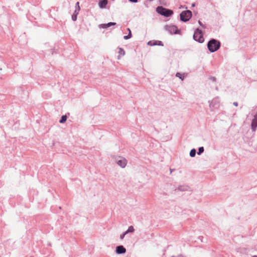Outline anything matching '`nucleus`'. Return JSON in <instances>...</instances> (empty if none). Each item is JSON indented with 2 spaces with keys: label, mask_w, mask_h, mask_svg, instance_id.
Wrapping results in <instances>:
<instances>
[{
  "label": "nucleus",
  "mask_w": 257,
  "mask_h": 257,
  "mask_svg": "<svg viewBox=\"0 0 257 257\" xmlns=\"http://www.w3.org/2000/svg\"><path fill=\"white\" fill-rule=\"evenodd\" d=\"M198 23L200 26L203 27L202 23L200 21H198Z\"/></svg>",
  "instance_id": "obj_26"
},
{
  "label": "nucleus",
  "mask_w": 257,
  "mask_h": 257,
  "mask_svg": "<svg viewBox=\"0 0 257 257\" xmlns=\"http://www.w3.org/2000/svg\"><path fill=\"white\" fill-rule=\"evenodd\" d=\"M257 127V113L254 115L251 123V129L253 132L256 131Z\"/></svg>",
  "instance_id": "obj_8"
},
{
  "label": "nucleus",
  "mask_w": 257,
  "mask_h": 257,
  "mask_svg": "<svg viewBox=\"0 0 257 257\" xmlns=\"http://www.w3.org/2000/svg\"><path fill=\"white\" fill-rule=\"evenodd\" d=\"M76 9H78V5H76Z\"/></svg>",
  "instance_id": "obj_28"
},
{
  "label": "nucleus",
  "mask_w": 257,
  "mask_h": 257,
  "mask_svg": "<svg viewBox=\"0 0 257 257\" xmlns=\"http://www.w3.org/2000/svg\"><path fill=\"white\" fill-rule=\"evenodd\" d=\"M67 120V116L66 115H62L60 120H59V122L60 123H63L65 122Z\"/></svg>",
  "instance_id": "obj_19"
},
{
  "label": "nucleus",
  "mask_w": 257,
  "mask_h": 257,
  "mask_svg": "<svg viewBox=\"0 0 257 257\" xmlns=\"http://www.w3.org/2000/svg\"><path fill=\"white\" fill-rule=\"evenodd\" d=\"M130 2L134 3H136L138 2V0H128Z\"/></svg>",
  "instance_id": "obj_23"
},
{
  "label": "nucleus",
  "mask_w": 257,
  "mask_h": 257,
  "mask_svg": "<svg viewBox=\"0 0 257 257\" xmlns=\"http://www.w3.org/2000/svg\"><path fill=\"white\" fill-rule=\"evenodd\" d=\"M127 31H128V34L127 35L124 36L123 37V39L125 40H127L128 39H130L132 37V33H131V31L130 29L127 28Z\"/></svg>",
  "instance_id": "obj_16"
},
{
  "label": "nucleus",
  "mask_w": 257,
  "mask_h": 257,
  "mask_svg": "<svg viewBox=\"0 0 257 257\" xmlns=\"http://www.w3.org/2000/svg\"><path fill=\"white\" fill-rule=\"evenodd\" d=\"M135 231V229L133 226H130L128 227V229L126 231H125V233H132L134 232Z\"/></svg>",
  "instance_id": "obj_17"
},
{
  "label": "nucleus",
  "mask_w": 257,
  "mask_h": 257,
  "mask_svg": "<svg viewBox=\"0 0 257 257\" xmlns=\"http://www.w3.org/2000/svg\"><path fill=\"white\" fill-rule=\"evenodd\" d=\"M148 45L150 46H163L162 42L160 41H150L148 42Z\"/></svg>",
  "instance_id": "obj_11"
},
{
  "label": "nucleus",
  "mask_w": 257,
  "mask_h": 257,
  "mask_svg": "<svg viewBox=\"0 0 257 257\" xmlns=\"http://www.w3.org/2000/svg\"><path fill=\"white\" fill-rule=\"evenodd\" d=\"M156 11L161 15L166 17H169L173 14L172 10L164 8L162 6L157 7Z\"/></svg>",
  "instance_id": "obj_2"
},
{
  "label": "nucleus",
  "mask_w": 257,
  "mask_h": 257,
  "mask_svg": "<svg viewBox=\"0 0 257 257\" xmlns=\"http://www.w3.org/2000/svg\"><path fill=\"white\" fill-rule=\"evenodd\" d=\"M210 79L212 80L213 81H215L216 80V78L214 77H211Z\"/></svg>",
  "instance_id": "obj_24"
},
{
  "label": "nucleus",
  "mask_w": 257,
  "mask_h": 257,
  "mask_svg": "<svg viewBox=\"0 0 257 257\" xmlns=\"http://www.w3.org/2000/svg\"><path fill=\"white\" fill-rule=\"evenodd\" d=\"M166 30L170 34H179L180 30H177V27L174 25L166 26Z\"/></svg>",
  "instance_id": "obj_7"
},
{
  "label": "nucleus",
  "mask_w": 257,
  "mask_h": 257,
  "mask_svg": "<svg viewBox=\"0 0 257 257\" xmlns=\"http://www.w3.org/2000/svg\"><path fill=\"white\" fill-rule=\"evenodd\" d=\"M126 252V249L125 248L122 246V245H119L116 246L115 249V252L116 254H123L125 253Z\"/></svg>",
  "instance_id": "obj_9"
},
{
  "label": "nucleus",
  "mask_w": 257,
  "mask_h": 257,
  "mask_svg": "<svg viewBox=\"0 0 257 257\" xmlns=\"http://www.w3.org/2000/svg\"><path fill=\"white\" fill-rule=\"evenodd\" d=\"M189 187L186 185H181L179 186L177 190H178L181 191H186L189 190Z\"/></svg>",
  "instance_id": "obj_14"
},
{
  "label": "nucleus",
  "mask_w": 257,
  "mask_h": 257,
  "mask_svg": "<svg viewBox=\"0 0 257 257\" xmlns=\"http://www.w3.org/2000/svg\"><path fill=\"white\" fill-rule=\"evenodd\" d=\"M180 20L184 22L188 21L192 17V12L189 10L183 11L180 15Z\"/></svg>",
  "instance_id": "obj_5"
},
{
  "label": "nucleus",
  "mask_w": 257,
  "mask_h": 257,
  "mask_svg": "<svg viewBox=\"0 0 257 257\" xmlns=\"http://www.w3.org/2000/svg\"><path fill=\"white\" fill-rule=\"evenodd\" d=\"M127 234V233H125V231L123 233H122L121 234H120V238L121 239H123V238L124 237V236Z\"/></svg>",
  "instance_id": "obj_22"
},
{
  "label": "nucleus",
  "mask_w": 257,
  "mask_h": 257,
  "mask_svg": "<svg viewBox=\"0 0 257 257\" xmlns=\"http://www.w3.org/2000/svg\"><path fill=\"white\" fill-rule=\"evenodd\" d=\"M209 108L211 111H213L218 109L220 105L219 97H215L212 100L209 101Z\"/></svg>",
  "instance_id": "obj_3"
},
{
  "label": "nucleus",
  "mask_w": 257,
  "mask_h": 257,
  "mask_svg": "<svg viewBox=\"0 0 257 257\" xmlns=\"http://www.w3.org/2000/svg\"><path fill=\"white\" fill-rule=\"evenodd\" d=\"M252 257H257V255H253Z\"/></svg>",
  "instance_id": "obj_29"
},
{
  "label": "nucleus",
  "mask_w": 257,
  "mask_h": 257,
  "mask_svg": "<svg viewBox=\"0 0 257 257\" xmlns=\"http://www.w3.org/2000/svg\"><path fill=\"white\" fill-rule=\"evenodd\" d=\"M171 257H176V256H172Z\"/></svg>",
  "instance_id": "obj_31"
},
{
  "label": "nucleus",
  "mask_w": 257,
  "mask_h": 257,
  "mask_svg": "<svg viewBox=\"0 0 257 257\" xmlns=\"http://www.w3.org/2000/svg\"><path fill=\"white\" fill-rule=\"evenodd\" d=\"M176 76L177 77H179L180 79H181L182 80H183L184 78V76H182V74L180 73H177L176 74Z\"/></svg>",
  "instance_id": "obj_21"
},
{
  "label": "nucleus",
  "mask_w": 257,
  "mask_h": 257,
  "mask_svg": "<svg viewBox=\"0 0 257 257\" xmlns=\"http://www.w3.org/2000/svg\"><path fill=\"white\" fill-rule=\"evenodd\" d=\"M233 104L235 106H238V103L237 102H234Z\"/></svg>",
  "instance_id": "obj_25"
},
{
  "label": "nucleus",
  "mask_w": 257,
  "mask_h": 257,
  "mask_svg": "<svg viewBox=\"0 0 257 257\" xmlns=\"http://www.w3.org/2000/svg\"><path fill=\"white\" fill-rule=\"evenodd\" d=\"M170 171H171V173H172V170L171 169H170Z\"/></svg>",
  "instance_id": "obj_30"
},
{
  "label": "nucleus",
  "mask_w": 257,
  "mask_h": 257,
  "mask_svg": "<svg viewBox=\"0 0 257 257\" xmlns=\"http://www.w3.org/2000/svg\"><path fill=\"white\" fill-rule=\"evenodd\" d=\"M116 25V23H113V22H109L107 24H100L99 26V27L100 28H103V29H106L111 26H114Z\"/></svg>",
  "instance_id": "obj_12"
},
{
  "label": "nucleus",
  "mask_w": 257,
  "mask_h": 257,
  "mask_svg": "<svg viewBox=\"0 0 257 257\" xmlns=\"http://www.w3.org/2000/svg\"><path fill=\"white\" fill-rule=\"evenodd\" d=\"M107 3H108L107 0H101L98 3L99 7L100 9L105 8Z\"/></svg>",
  "instance_id": "obj_13"
},
{
  "label": "nucleus",
  "mask_w": 257,
  "mask_h": 257,
  "mask_svg": "<svg viewBox=\"0 0 257 257\" xmlns=\"http://www.w3.org/2000/svg\"><path fill=\"white\" fill-rule=\"evenodd\" d=\"M79 2H77L76 3V5H78V9H76L75 10V11H74L73 14L72 16V20L73 21H76L77 15L78 14L79 11H80V7H79Z\"/></svg>",
  "instance_id": "obj_10"
},
{
  "label": "nucleus",
  "mask_w": 257,
  "mask_h": 257,
  "mask_svg": "<svg viewBox=\"0 0 257 257\" xmlns=\"http://www.w3.org/2000/svg\"><path fill=\"white\" fill-rule=\"evenodd\" d=\"M118 50H119V51H118V53L119 54V55L117 56V59H120L121 56H123L125 55V51L121 48H118Z\"/></svg>",
  "instance_id": "obj_15"
},
{
  "label": "nucleus",
  "mask_w": 257,
  "mask_h": 257,
  "mask_svg": "<svg viewBox=\"0 0 257 257\" xmlns=\"http://www.w3.org/2000/svg\"><path fill=\"white\" fill-rule=\"evenodd\" d=\"M192 7H194L195 6V4H192Z\"/></svg>",
  "instance_id": "obj_27"
},
{
  "label": "nucleus",
  "mask_w": 257,
  "mask_h": 257,
  "mask_svg": "<svg viewBox=\"0 0 257 257\" xmlns=\"http://www.w3.org/2000/svg\"><path fill=\"white\" fill-rule=\"evenodd\" d=\"M204 151V148L203 147H201L199 148L198 151L197 152V154L200 155Z\"/></svg>",
  "instance_id": "obj_20"
},
{
  "label": "nucleus",
  "mask_w": 257,
  "mask_h": 257,
  "mask_svg": "<svg viewBox=\"0 0 257 257\" xmlns=\"http://www.w3.org/2000/svg\"><path fill=\"white\" fill-rule=\"evenodd\" d=\"M196 151L195 149H192L190 152V156L191 157H194L196 155Z\"/></svg>",
  "instance_id": "obj_18"
},
{
  "label": "nucleus",
  "mask_w": 257,
  "mask_h": 257,
  "mask_svg": "<svg viewBox=\"0 0 257 257\" xmlns=\"http://www.w3.org/2000/svg\"><path fill=\"white\" fill-rule=\"evenodd\" d=\"M193 39L200 43L204 42V39L203 37L202 32L201 30L198 28L196 29L193 35Z\"/></svg>",
  "instance_id": "obj_4"
},
{
  "label": "nucleus",
  "mask_w": 257,
  "mask_h": 257,
  "mask_svg": "<svg viewBox=\"0 0 257 257\" xmlns=\"http://www.w3.org/2000/svg\"><path fill=\"white\" fill-rule=\"evenodd\" d=\"M116 163L121 168H124L127 164V161L124 158L119 156L116 160Z\"/></svg>",
  "instance_id": "obj_6"
},
{
  "label": "nucleus",
  "mask_w": 257,
  "mask_h": 257,
  "mask_svg": "<svg viewBox=\"0 0 257 257\" xmlns=\"http://www.w3.org/2000/svg\"><path fill=\"white\" fill-rule=\"evenodd\" d=\"M220 47V43L219 41L212 39L207 44V47L210 52H214L218 50Z\"/></svg>",
  "instance_id": "obj_1"
}]
</instances>
